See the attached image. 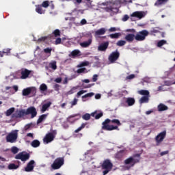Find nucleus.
Listing matches in <instances>:
<instances>
[{"label": "nucleus", "mask_w": 175, "mask_h": 175, "mask_svg": "<svg viewBox=\"0 0 175 175\" xmlns=\"http://www.w3.org/2000/svg\"><path fill=\"white\" fill-rule=\"evenodd\" d=\"M121 122L118 119L110 120L107 118L104 122H102L101 129L103 131H120L118 126H121Z\"/></svg>", "instance_id": "obj_1"}, {"label": "nucleus", "mask_w": 175, "mask_h": 175, "mask_svg": "<svg viewBox=\"0 0 175 175\" xmlns=\"http://www.w3.org/2000/svg\"><path fill=\"white\" fill-rule=\"evenodd\" d=\"M100 6H104L102 8L108 13H110L111 12H118V8L116 6V4L110 1L102 3Z\"/></svg>", "instance_id": "obj_2"}, {"label": "nucleus", "mask_w": 175, "mask_h": 175, "mask_svg": "<svg viewBox=\"0 0 175 175\" xmlns=\"http://www.w3.org/2000/svg\"><path fill=\"white\" fill-rule=\"evenodd\" d=\"M140 162V154H135L133 157H130L126 160H124L125 165H131V166H135L136 163Z\"/></svg>", "instance_id": "obj_3"}, {"label": "nucleus", "mask_w": 175, "mask_h": 175, "mask_svg": "<svg viewBox=\"0 0 175 175\" xmlns=\"http://www.w3.org/2000/svg\"><path fill=\"white\" fill-rule=\"evenodd\" d=\"M17 139H18V130L12 131L5 137L7 143H16Z\"/></svg>", "instance_id": "obj_4"}, {"label": "nucleus", "mask_w": 175, "mask_h": 175, "mask_svg": "<svg viewBox=\"0 0 175 175\" xmlns=\"http://www.w3.org/2000/svg\"><path fill=\"white\" fill-rule=\"evenodd\" d=\"M101 167L104 170L103 172V174L106 175L109 172H111V170L113 169V163L109 159H106L101 165Z\"/></svg>", "instance_id": "obj_5"}, {"label": "nucleus", "mask_w": 175, "mask_h": 175, "mask_svg": "<svg viewBox=\"0 0 175 175\" xmlns=\"http://www.w3.org/2000/svg\"><path fill=\"white\" fill-rule=\"evenodd\" d=\"M64 157H57L53 161V164L51 165V167L53 169V170H58V169H61V167L64 166Z\"/></svg>", "instance_id": "obj_6"}, {"label": "nucleus", "mask_w": 175, "mask_h": 175, "mask_svg": "<svg viewBox=\"0 0 175 175\" xmlns=\"http://www.w3.org/2000/svg\"><path fill=\"white\" fill-rule=\"evenodd\" d=\"M148 31L144 29L136 33L135 39L137 42H143V40H146V38L149 35Z\"/></svg>", "instance_id": "obj_7"}, {"label": "nucleus", "mask_w": 175, "mask_h": 175, "mask_svg": "<svg viewBox=\"0 0 175 175\" xmlns=\"http://www.w3.org/2000/svg\"><path fill=\"white\" fill-rule=\"evenodd\" d=\"M29 153L26 152H21L15 156V159H20L22 162H25L29 159L30 157Z\"/></svg>", "instance_id": "obj_8"}, {"label": "nucleus", "mask_w": 175, "mask_h": 175, "mask_svg": "<svg viewBox=\"0 0 175 175\" xmlns=\"http://www.w3.org/2000/svg\"><path fill=\"white\" fill-rule=\"evenodd\" d=\"M120 58V52H118V50H116L114 52H112L109 57L108 59L111 64H114L116 61H117Z\"/></svg>", "instance_id": "obj_9"}, {"label": "nucleus", "mask_w": 175, "mask_h": 175, "mask_svg": "<svg viewBox=\"0 0 175 175\" xmlns=\"http://www.w3.org/2000/svg\"><path fill=\"white\" fill-rule=\"evenodd\" d=\"M166 137V131H162L156 137L155 140L157 142L156 146H159L163 139Z\"/></svg>", "instance_id": "obj_10"}, {"label": "nucleus", "mask_w": 175, "mask_h": 175, "mask_svg": "<svg viewBox=\"0 0 175 175\" xmlns=\"http://www.w3.org/2000/svg\"><path fill=\"white\" fill-rule=\"evenodd\" d=\"M80 113H77L74 115H70L67 118V122H69L70 124H75V122L81 118Z\"/></svg>", "instance_id": "obj_11"}, {"label": "nucleus", "mask_w": 175, "mask_h": 175, "mask_svg": "<svg viewBox=\"0 0 175 175\" xmlns=\"http://www.w3.org/2000/svg\"><path fill=\"white\" fill-rule=\"evenodd\" d=\"M26 116H29V114H31V118H35L38 114V111H36V108L35 107H30L27 108V109L25 111Z\"/></svg>", "instance_id": "obj_12"}, {"label": "nucleus", "mask_w": 175, "mask_h": 175, "mask_svg": "<svg viewBox=\"0 0 175 175\" xmlns=\"http://www.w3.org/2000/svg\"><path fill=\"white\" fill-rule=\"evenodd\" d=\"M54 139H55V135H54L53 133H49L44 137L43 142L45 144H49V143H51Z\"/></svg>", "instance_id": "obj_13"}, {"label": "nucleus", "mask_w": 175, "mask_h": 175, "mask_svg": "<svg viewBox=\"0 0 175 175\" xmlns=\"http://www.w3.org/2000/svg\"><path fill=\"white\" fill-rule=\"evenodd\" d=\"M22 94L23 96H28L29 94H36V88L31 87L23 89Z\"/></svg>", "instance_id": "obj_14"}, {"label": "nucleus", "mask_w": 175, "mask_h": 175, "mask_svg": "<svg viewBox=\"0 0 175 175\" xmlns=\"http://www.w3.org/2000/svg\"><path fill=\"white\" fill-rule=\"evenodd\" d=\"M26 116L25 109L16 110L12 115V118H21Z\"/></svg>", "instance_id": "obj_15"}, {"label": "nucleus", "mask_w": 175, "mask_h": 175, "mask_svg": "<svg viewBox=\"0 0 175 175\" xmlns=\"http://www.w3.org/2000/svg\"><path fill=\"white\" fill-rule=\"evenodd\" d=\"M31 72V70H29L27 68H23L21 72V79H22V80H25V79H28Z\"/></svg>", "instance_id": "obj_16"}, {"label": "nucleus", "mask_w": 175, "mask_h": 175, "mask_svg": "<svg viewBox=\"0 0 175 175\" xmlns=\"http://www.w3.org/2000/svg\"><path fill=\"white\" fill-rule=\"evenodd\" d=\"M33 169H35V161L31 160L25 167V172H33Z\"/></svg>", "instance_id": "obj_17"}, {"label": "nucleus", "mask_w": 175, "mask_h": 175, "mask_svg": "<svg viewBox=\"0 0 175 175\" xmlns=\"http://www.w3.org/2000/svg\"><path fill=\"white\" fill-rule=\"evenodd\" d=\"M109 41L100 44L98 46V51H103L104 53L109 49Z\"/></svg>", "instance_id": "obj_18"}, {"label": "nucleus", "mask_w": 175, "mask_h": 175, "mask_svg": "<svg viewBox=\"0 0 175 175\" xmlns=\"http://www.w3.org/2000/svg\"><path fill=\"white\" fill-rule=\"evenodd\" d=\"M146 16V14L143 11H136L131 14V17H136L137 18H139L141 20V18H143V17Z\"/></svg>", "instance_id": "obj_19"}, {"label": "nucleus", "mask_w": 175, "mask_h": 175, "mask_svg": "<svg viewBox=\"0 0 175 175\" xmlns=\"http://www.w3.org/2000/svg\"><path fill=\"white\" fill-rule=\"evenodd\" d=\"M135 36L133 33H128L124 37V39L126 41L128 42V43H132L133 40H135Z\"/></svg>", "instance_id": "obj_20"}, {"label": "nucleus", "mask_w": 175, "mask_h": 175, "mask_svg": "<svg viewBox=\"0 0 175 175\" xmlns=\"http://www.w3.org/2000/svg\"><path fill=\"white\" fill-rule=\"evenodd\" d=\"M92 43V37H90L88 41H85L83 42L80 43V46L83 48L90 47L91 46V44Z\"/></svg>", "instance_id": "obj_21"}, {"label": "nucleus", "mask_w": 175, "mask_h": 175, "mask_svg": "<svg viewBox=\"0 0 175 175\" xmlns=\"http://www.w3.org/2000/svg\"><path fill=\"white\" fill-rule=\"evenodd\" d=\"M96 113H98V111H95L91 113L92 117H94L95 120H99V118L103 117V112H100L97 114Z\"/></svg>", "instance_id": "obj_22"}, {"label": "nucleus", "mask_w": 175, "mask_h": 175, "mask_svg": "<svg viewBox=\"0 0 175 175\" xmlns=\"http://www.w3.org/2000/svg\"><path fill=\"white\" fill-rule=\"evenodd\" d=\"M158 111H166V110H169V107L164 104H159L157 107Z\"/></svg>", "instance_id": "obj_23"}, {"label": "nucleus", "mask_w": 175, "mask_h": 175, "mask_svg": "<svg viewBox=\"0 0 175 175\" xmlns=\"http://www.w3.org/2000/svg\"><path fill=\"white\" fill-rule=\"evenodd\" d=\"M47 116H49V113L40 116L39 118L37 120V125H39V124H42V122H43V121H44V120L47 118Z\"/></svg>", "instance_id": "obj_24"}, {"label": "nucleus", "mask_w": 175, "mask_h": 175, "mask_svg": "<svg viewBox=\"0 0 175 175\" xmlns=\"http://www.w3.org/2000/svg\"><path fill=\"white\" fill-rule=\"evenodd\" d=\"M105 33H106V29L105 27L100 28L95 31L96 36H100V35H105Z\"/></svg>", "instance_id": "obj_25"}, {"label": "nucleus", "mask_w": 175, "mask_h": 175, "mask_svg": "<svg viewBox=\"0 0 175 175\" xmlns=\"http://www.w3.org/2000/svg\"><path fill=\"white\" fill-rule=\"evenodd\" d=\"M124 150H120L115 154V158H116V159H122L124 155Z\"/></svg>", "instance_id": "obj_26"}, {"label": "nucleus", "mask_w": 175, "mask_h": 175, "mask_svg": "<svg viewBox=\"0 0 175 175\" xmlns=\"http://www.w3.org/2000/svg\"><path fill=\"white\" fill-rule=\"evenodd\" d=\"M51 106V102H48L44 105H42V109H41V112L44 113V111H46V110Z\"/></svg>", "instance_id": "obj_27"}, {"label": "nucleus", "mask_w": 175, "mask_h": 175, "mask_svg": "<svg viewBox=\"0 0 175 175\" xmlns=\"http://www.w3.org/2000/svg\"><path fill=\"white\" fill-rule=\"evenodd\" d=\"M149 96H142L139 100V103H140V105H143V103H148V100H150V99L148 98Z\"/></svg>", "instance_id": "obj_28"}, {"label": "nucleus", "mask_w": 175, "mask_h": 175, "mask_svg": "<svg viewBox=\"0 0 175 175\" xmlns=\"http://www.w3.org/2000/svg\"><path fill=\"white\" fill-rule=\"evenodd\" d=\"M135 98L132 97H129L126 98V103H127L128 106H133L135 105Z\"/></svg>", "instance_id": "obj_29"}, {"label": "nucleus", "mask_w": 175, "mask_h": 175, "mask_svg": "<svg viewBox=\"0 0 175 175\" xmlns=\"http://www.w3.org/2000/svg\"><path fill=\"white\" fill-rule=\"evenodd\" d=\"M69 56L72 57V58H75V57H80V51L77 49L74 50L71 52Z\"/></svg>", "instance_id": "obj_30"}, {"label": "nucleus", "mask_w": 175, "mask_h": 175, "mask_svg": "<svg viewBox=\"0 0 175 175\" xmlns=\"http://www.w3.org/2000/svg\"><path fill=\"white\" fill-rule=\"evenodd\" d=\"M31 147H33V148H36L40 146V142L38 139H34L31 143Z\"/></svg>", "instance_id": "obj_31"}, {"label": "nucleus", "mask_w": 175, "mask_h": 175, "mask_svg": "<svg viewBox=\"0 0 175 175\" xmlns=\"http://www.w3.org/2000/svg\"><path fill=\"white\" fill-rule=\"evenodd\" d=\"M14 110H16L14 107H11L8 109L5 113L6 117H10V116H12V114L14 112Z\"/></svg>", "instance_id": "obj_32"}, {"label": "nucleus", "mask_w": 175, "mask_h": 175, "mask_svg": "<svg viewBox=\"0 0 175 175\" xmlns=\"http://www.w3.org/2000/svg\"><path fill=\"white\" fill-rule=\"evenodd\" d=\"M36 12L39 14H44L45 11L43 10L42 7L40 5L36 8Z\"/></svg>", "instance_id": "obj_33"}, {"label": "nucleus", "mask_w": 175, "mask_h": 175, "mask_svg": "<svg viewBox=\"0 0 175 175\" xmlns=\"http://www.w3.org/2000/svg\"><path fill=\"white\" fill-rule=\"evenodd\" d=\"M139 95H144V96H150V92L148 90H141L138 91Z\"/></svg>", "instance_id": "obj_34"}, {"label": "nucleus", "mask_w": 175, "mask_h": 175, "mask_svg": "<svg viewBox=\"0 0 175 175\" xmlns=\"http://www.w3.org/2000/svg\"><path fill=\"white\" fill-rule=\"evenodd\" d=\"M111 39H118L121 36V33H111L108 36Z\"/></svg>", "instance_id": "obj_35"}, {"label": "nucleus", "mask_w": 175, "mask_h": 175, "mask_svg": "<svg viewBox=\"0 0 175 175\" xmlns=\"http://www.w3.org/2000/svg\"><path fill=\"white\" fill-rule=\"evenodd\" d=\"M94 95H95V94H94L93 92H90L85 94L84 96H82L83 102H85L86 100L85 99L87 98H92Z\"/></svg>", "instance_id": "obj_36"}, {"label": "nucleus", "mask_w": 175, "mask_h": 175, "mask_svg": "<svg viewBox=\"0 0 175 175\" xmlns=\"http://www.w3.org/2000/svg\"><path fill=\"white\" fill-rule=\"evenodd\" d=\"M8 169H9V170H16V169H18V165L14 163H10L8 165Z\"/></svg>", "instance_id": "obj_37"}, {"label": "nucleus", "mask_w": 175, "mask_h": 175, "mask_svg": "<svg viewBox=\"0 0 175 175\" xmlns=\"http://www.w3.org/2000/svg\"><path fill=\"white\" fill-rule=\"evenodd\" d=\"M49 68L53 69V70H57V62L53 61L51 63H49Z\"/></svg>", "instance_id": "obj_38"}, {"label": "nucleus", "mask_w": 175, "mask_h": 175, "mask_svg": "<svg viewBox=\"0 0 175 175\" xmlns=\"http://www.w3.org/2000/svg\"><path fill=\"white\" fill-rule=\"evenodd\" d=\"M52 35H53L55 38H58V36H61V31H59L58 29H56L53 31Z\"/></svg>", "instance_id": "obj_39"}, {"label": "nucleus", "mask_w": 175, "mask_h": 175, "mask_svg": "<svg viewBox=\"0 0 175 175\" xmlns=\"http://www.w3.org/2000/svg\"><path fill=\"white\" fill-rule=\"evenodd\" d=\"M85 125H87V123H83L81 126H79L78 129H77L75 131V133H79L80 132V131H81L82 129H84V128H85Z\"/></svg>", "instance_id": "obj_40"}, {"label": "nucleus", "mask_w": 175, "mask_h": 175, "mask_svg": "<svg viewBox=\"0 0 175 175\" xmlns=\"http://www.w3.org/2000/svg\"><path fill=\"white\" fill-rule=\"evenodd\" d=\"M40 90L41 92H44V91H47V85L42 83L40 86Z\"/></svg>", "instance_id": "obj_41"}, {"label": "nucleus", "mask_w": 175, "mask_h": 175, "mask_svg": "<svg viewBox=\"0 0 175 175\" xmlns=\"http://www.w3.org/2000/svg\"><path fill=\"white\" fill-rule=\"evenodd\" d=\"M91 113H85L82 116L83 120H85V121H88V120L91 119Z\"/></svg>", "instance_id": "obj_42"}, {"label": "nucleus", "mask_w": 175, "mask_h": 175, "mask_svg": "<svg viewBox=\"0 0 175 175\" xmlns=\"http://www.w3.org/2000/svg\"><path fill=\"white\" fill-rule=\"evenodd\" d=\"M79 86L73 87L70 91L67 92L68 95H72V94H75L76 92V90L78 89Z\"/></svg>", "instance_id": "obj_43"}, {"label": "nucleus", "mask_w": 175, "mask_h": 175, "mask_svg": "<svg viewBox=\"0 0 175 175\" xmlns=\"http://www.w3.org/2000/svg\"><path fill=\"white\" fill-rule=\"evenodd\" d=\"M42 8H47L49 6H50V1H44L42 2V5H40Z\"/></svg>", "instance_id": "obj_44"}, {"label": "nucleus", "mask_w": 175, "mask_h": 175, "mask_svg": "<svg viewBox=\"0 0 175 175\" xmlns=\"http://www.w3.org/2000/svg\"><path fill=\"white\" fill-rule=\"evenodd\" d=\"M116 44L119 46V47H121L122 46H125L126 44V41L125 40H119L117 42Z\"/></svg>", "instance_id": "obj_45"}, {"label": "nucleus", "mask_w": 175, "mask_h": 175, "mask_svg": "<svg viewBox=\"0 0 175 175\" xmlns=\"http://www.w3.org/2000/svg\"><path fill=\"white\" fill-rule=\"evenodd\" d=\"M163 44H166V40H161L157 42V47H162Z\"/></svg>", "instance_id": "obj_46"}, {"label": "nucleus", "mask_w": 175, "mask_h": 175, "mask_svg": "<svg viewBox=\"0 0 175 175\" xmlns=\"http://www.w3.org/2000/svg\"><path fill=\"white\" fill-rule=\"evenodd\" d=\"M169 0H158L155 5H165Z\"/></svg>", "instance_id": "obj_47"}, {"label": "nucleus", "mask_w": 175, "mask_h": 175, "mask_svg": "<svg viewBox=\"0 0 175 175\" xmlns=\"http://www.w3.org/2000/svg\"><path fill=\"white\" fill-rule=\"evenodd\" d=\"M52 49L51 48H46L44 49V52L46 54H49V55H51V51H52Z\"/></svg>", "instance_id": "obj_48"}, {"label": "nucleus", "mask_w": 175, "mask_h": 175, "mask_svg": "<svg viewBox=\"0 0 175 175\" xmlns=\"http://www.w3.org/2000/svg\"><path fill=\"white\" fill-rule=\"evenodd\" d=\"M11 151L13 154H17V152H18V148L16 147V146H13L11 148Z\"/></svg>", "instance_id": "obj_49"}, {"label": "nucleus", "mask_w": 175, "mask_h": 175, "mask_svg": "<svg viewBox=\"0 0 175 175\" xmlns=\"http://www.w3.org/2000/svg\"><path fill=\"white\" fill-rule=\"evenodd\" d=\"M135 77H136V75H135V74H131L126 77V80H133Z\"/></svg>", "instance_id": "obj_50"}, {"label": "nucleus", "mask_w": 175, "mask_h": 175, "mask_svg": "<svg viewBox=\"0 0 175 175\" xmlns=\"http://www.w3.org/2000/svg\"><path fill=\"white\" fill-rule=\"evenodd\" d=\"M90 65V62H83L82 63L80 64V66H88Z\"/></svg>", "instance_id": "obj_51"}, {"label": "nucleus", "mask_w": 175, "mask_h": 175, "mask_svg": "<svg viewBox=\"0 0 175 175\" xmlns=\"http://www.w3.org/2000/svg\"><path fill=\"white\" fill-rule=\"evenodd\" d=\"M47 39V37L44 36V37H41L40 38H38V43H40V42H44V40H46Z\"/></svg>", "instance_id": "obj_52"}, {"label": "nucleus", "mask_w": 175, "mask_h": 175, "mask_svg": "<svg viewBox=\"0 0 175 175\" xmlns=\"http://www.w3.org/2000/svg\"><path fill=\"white\" fill-rule=\"evenodd\" d=\"M78 100H79L77 98H74V100L71 103V106H76V105H77Z\"/></svg>", "instance_id": "obj_53"}, {"label": "nucleus", "mask_w": 175, "mask_h": 175, "mask_svg": "<svg viewBox=\"0 0 175 175\" xmlns=\"http://www.w3.org/2000/svg\"><path fill=\"white\" fill-rule=\"evenodd\" d=\"M85 92H87V91H85V90H81V91L78 92L77 97L79 98V96H81V95H83V94H85Z\"/></svg>", "instance_id": "obj_54"}, {"label": "nucleus", "mask_w": 175, "mask_h": 175, "mask_svg": "<svg viewBox=\"0 0 175 175\" xmlns=\"http://www.w3.org/2000/svg\"><path fill=\"white\" fill-rule=\"evenodd\" d=\"M85 72V68H79L77 70V73H84Z\"/></svg>", "instance_id": "obj_55"}, {"label": "nucleus", "mask_w": 175, "mask_h": 175, "mask_svg": "<svg viewBox=\"0 0 175 175\" xmlns=\"http://www.w3.org/2000/svg\"><path fill=\"white\" fill-rule=\"evenodd\" d=\"M61 38H57L56 40L55 41V44H61Z\"/></svg>", "instance_id": "obj_56"}, {"label": "nucleus", "mask_w": 175, "mask_h": 175, "mask_svg": "<svg viewBox=\"0 0 175 175\" xmlns=\"http://www.w3.org/2000/svg\"><path fill=\"white\" fill-rule=\"evenodd\" d=\"M3 53H4V54H6V55H8V54H10V49H3Z\"/></svg>", "instance_id": "obj_57"}, {"label": "nucleus", "mask_w": 175, "mask_h": 175, "mask_svg": "<svg viewBox=\"0 0 175 175\" xmlns=\"http://www.w3.org/2000/svg\"><path fill=\"white\" fill-rule=\"evenodd\" d=\"M167 154H169V150H165L163 152H161L160 153L161 157H163V155H167Z\"/></svg>", "instance_id": "obj_58"}, {"label": "nucleus", "mask_w": 175, "mask_h": 175, "mask_svg": "<svg viewBox=\"0 0 175 175\" xmlns=\"http://www.w3.org/2000/svg\"><path fill=\"white\" fill-rule=\"evenodd\" d=\"M32 126V124H28L25 126V130L28 131Z\"/></svg>", "instance_id": "obj_59"}, {"label": "nucleus", "mask_w": 175, "mask_h": 175, "mask_svg": "<svg viewBox=\"0 0 175 175\" xmlns=\"http://www.w3.org/2000/svg\"><path fill=\"white\" fill-rule=\"evenodd\" d=\"M128 20H129V16L124 15L122 18V21H128Z\"/></svg>", "instance_id": "obj_60"}, {"label": "nucleus", "mask_w": 175, "mask_h": 175, "mask_svg": "<svg viewBox=\"0 0 175 175\" xmlns=\"http://www.w3.org/2000/svg\"><path fill=\"white\" fill-rule=\"evenodd\" d=\"M98 81V75H93L92 81L96 82Z\"/></svg>", "instance_id": "obj_61"}, {"label": "nucleus", "mask_w": 175, "mask_h": 175, "mask_svg": "<svg viewBox=\"0 0 175 175\" xmlns=\"http://www.w3.org/2000/svg\"><path fill=\"white\" fill-rule=\"evenodd\" d=\"M72 1L74 3H78V4H80L83 2V0H72Z\"/></svg>", "instance_id": "obj_62"}, {"label": "nucleus", "mask_w": 175, "mask_h": 175, "mask_svg": "<svg viewBox=\"0 0 175 175\" xmlns=\"http://www.w3.org/2000/svg\"><path fill=\"white\" fill-rule=\"evenodd\" d=\"M55 83H61L62 81V78L58 77L55 79Z\"/></svg>", "instance_id": "obj_63"}, {"label": "nucleus", "mask_w": 175, "mask_h": 175, "mask_svg": "<svg viewBox=\"0 0 175 175\" xmlns=\"http://www.w3.org/2000/svg\"><path fill=\"white\" fill-rule=\"evenodd\" d=\"M116 31H117V28L116 27H111L110 29H109V32H116Z\"/></svg>", "instance_id": "obj_64"}]
</instances>
